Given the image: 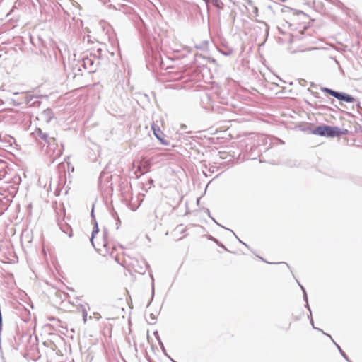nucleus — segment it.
I'll use <instances>...</instances> for the list:
<instances>
[{
  "instance_id": "nucleus-1",
  "label": "nucleus",
  "mask_w": 362,
  "mask_h": 362,
  "mask_svg": "<svg viewBox=\"0 0 362 362\" xmlns=\"http://www.w3.org/2000/svg\"><path fill=\"white\" fill-rule=\"evenodd\" d=\"M91 243L96 251L105 257H111L116 261L117 257H122L125 250L120 245H115L109 241L105 235H98V230H93Z\"/></svg>"
},
{
  "instance_id": "nucleus-2",
  "label": "nucleus",
  "mask_w": 362,
  "mask_h": 362,
  "mask_svg": "<svg viewBox=\"0 0 362 362\" xmlns=\"http://www.w3.org/2000/svg\"><path fill=\"white\" fill-rule=\"evenodd\" d=\"M116 262L132 272L144 274L146 271V262L142 258L127 255L125 251L122 257H116Z\"/></svg>"
},
{
  "instance_id": "nucleus-3",
  "label": "nucleus",
  "mask_w": 362,
  "mask_h": 362,
  "mask_svg": "<svg viewBox=\"0 0 362 362\" xmlns=\"http://www.w3.org/2000/svg\"><path fill=\"white\" fill-rule=\"evenodd\" d=\"M287 22L289 26L293 27V30H299L301 34L304 30L308 28L309 23L308 16L303 12L293 13L288 17Z\"/></svg>"
},
{
  "instance_id": "nucleus-4",
  "label": "nucleus",
  "mask_w": 362,
  "mask_h": 362,
  "mask_svg": "<svg viewBox=\"0 0 362 362\" xmlns=\"http://www.w3.org/2000/svg\"><path fill=\"white\" fill-rule=\"evenodd\" d=\"M339 132V128L327 125L319 126L313 131V133L315 134L331 137L338 135Z\"/></svg>"
},
{
  "instance_id": "nucleus-5",
  "label": "nucleus",
  "mask_w": 362,
  "mask_h": 362,
  "mask_svg": "<svg viewBox=\"0 0 362 362\" xmlns=\"http://www.w3.org/2000/svg\"><path fill=\"white\" fill-rule=\"evenodd\" d=\"M152 129H153V134L155 135V136L158 139L160 140L163 144H164V141H163V139H164V134L163 133V132L160 129L159 127L155 124H153L152 125Z\"/></svg>"
},
{
  "instance_id": "nucleus-6",
  "label": "nucleus",
  "mask_w": 362,
  "mask_h": 362,
  "mask_svg": "<svg viewBox=\"0 0 362 362\" xmlns=\"http://www.w3.org/2000/svg\"><path fill=\"white\" fill-rule=\"evenodd\" d=\"M339 100H341L348 103H352L354 100L352 96L344 93H341V96H339Z\"/></svg>"
},
{
  "instance_id": "nucleus-7",
  "label": "nucleus",
  "mask_w": 362,
  "mask_h": 362,
  "mask_svg": "<svg viewBox=\"0 0 362 362\" xmlns=\"http://www.w3.org/2000/svg\"><path fill=\"white\" fill-rule=\"evenodd\" d=\"M211 2L214 6L220 9L223 8V3L221 0H211Z\"/></svg>"
},
{
  "instance_id": "nucleus-8",
  "label": "nucleus",
  "mask_w": 362,
  "mask_h": 362,
  "mask_svg": "<svg viewBox=\"0 0 362 362\" xmlns=\"http://www.w3.org/2000/svg\"><path fill=\"white\" fill-rule=\"evenodd\" d=\"M36 134L41 139L45 141H46L48 137V136L45 133H43L40 129H37L36 130Z\"/></svg>"
},
{
  "instance_id": "nucleus-9",
  "label": "nucleus",
  "mask_w": 362,
  "mask_h": 362,
  "mask_svg": "<svg viewBox=\"0 0 362 362\" xmlns=\"http://www.w3.org/2000/svg\"><path fill=\"white\" fill-rule=\"evenodd\" d=\"M325 91L337 99H339V96H341V93L336 92L331 89L325 88Z\"/></svg>"
}]
</instances>
